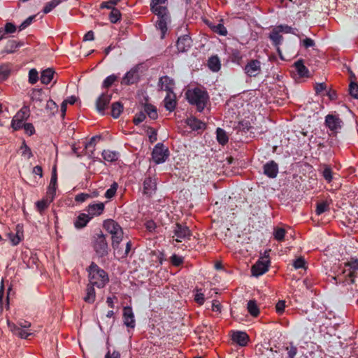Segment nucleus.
<instances>
[{
	"label": "nucleus",
	"instance_id": "0eeeda50",
	"mask_svg": "<svg viewBox=\"0 0 358 358\" xmlns=\"http://www.w3.org/2000/svg\"><path fill=\"white\" fill-rule=\"evenodd\" d=\"M291 32V27L288 25H278L272 29L269 34V38L275 45H278L282 40V34Z\"/></svg>",
	"mask_w": 358,
	"mask_h": 358
},
{
	"label": "nucleus",
	"instance_id": "603ef678",
	"mask_svg": "<svg viewBox=\"0 0 358 358\" xmlns=\"http://www.w3.org/2000/svg\"><path fill=\"white\" fill-rule=\"evenodd\" d=\"M22 155L26 157L27 159H30L33 155L31 149L27 145L25 141H23L20 147Z\"/></svg>",
	"mask_w": 358,
	"mask_h": 358
},
{
	"label": "nucleus",
	"instance_id": "2f4dec72",
	"mask_svg": "<svg viewBox=\"0 0 358 358\" xmlns=\"http://www.w3.org/2000/svg\"><path fill=\"white\" fill-rule=\"evenodd\" d=\"M55 71L51 69H47L41 72V82L44 85L49 84L53 79Z\"/></svg>",
	"mask_w": 358,
	"mask_h": 358
},
{
	"label": "nucleus",
	"instance_id": "f257e3e1",
	"mask_svg": "<svg viewBox=\"0 0 358 358\" xmlns=\"http://www.w3.org/2000/svg\"><path fill=\"white\" fill-rule=\"evenodd\" d=\"M87 271L88 272L90 284L98 288H103L109 282V277L107 272L101 268L94 262L91 263Z\"/></svg>",
	"mask_w": 358,
	"mask_h": 358
},
{
	"label": "nucleus",
	"instance_id": "1a4fd4ad",
	"mask_svg": "<svg viewBox=\"0 0 358 358\" xmlns=\"http://www.w3.org/2000/svg\"><path fill=\"white\" fill-rule=\"evenodd\" d=\"M173 233L174 234L173 237H176L175 241L176 242H182V240L189 239L192 236L189 227L180 223L175 224Z\"/></svg>",
	"mask_w": 358,
	"mask_h": 358
},
{
	"label": "nucleus",
	"instance_id": "6e6d98bb",
	"mask_svg": "<svg viewBox=\"0 0 358 358\" xmlns=\"http://www.w3.org/2000/svg\"><path fill=\"white\" fill-rule=\"evenodd\" d=\"M117 189V184L116 182H113L111 185L110 187L108 189H107V191L106 192L105 196L107 199L113 198L115 195Z\"/></svg>",
	"mask_w": 358,
	"mask_h": 358
},
{
	"label": "nucleus",
	"instance_id": "052dcab7",
	"mask_svg": "<svg viewBox=\"0 0 358 358\" xmlns=\"http://www.w3.org/2000/svg\"><path fill=\"white\" fill-rule=\"evenodd\" d=\"M36 15H31L27 18L24 22L21 23V24L19 26V30L22 31L24 29H26L27 27H29L34 20Z\"/></svg>",
	"mask_w": 358,
	"mask_h": 358
},
{
	"label": "nucleus",
	"instance_id": "4be33fe9",
	"mask_svg": "<svg viewBox=\"0 0 358 358\" xmlns=\"http://www.w3.org/2000/svg\"><path fill=\"white\" fill-rule=\"evenodd\" d=\"M105 206L103 203L100 202L97 203L90 204L87 206V211L91 219L94 216L101 215L104 210Z\"/></svg>",
	"mask_w": 358,
	"mask_h": 358
},
{
	"label": "nucleus",
	"instance_id": "a878e982",
	"mask_svg": "<svg viewBox=\"0 0 358 358\" xmlns=\"http://www.w3.org/2000/svg\"><path fill=\"white\" fill-rule=\"evenodd\" d=\"M159 20L156 23V27L161 31V38H163L167 31V23L170 20V15L167 16H159Z\"/></svg>",
	"mask_w": 358,
	"mask_h": 358
},
{
	"label": "nucleus",
	"instance_id": "412c9836",
	"mask_svg": "<svg viewBox=\"0 0 358 358\" xmlns=\"http://www.w3.org/2000/svg\"><path fill=\"white\" fill-rule=\"evenodd\" d=\"M296 32L292 29V34H294L298 36L299 39V44L301 47L304 48L305 49H308L309 48L314 47L315 45V43L314 40H313L310 38L306 37L303 34H299V31L296 29Z\"/></svg>",
	"mask_w": 358,
	"mask_h": 358
},
{
	"label": "nucleus",
	"instance_id": "aec40b11",
	"mask_svg": "<svg viewBox=\"0 0 358 358\" xmlns=\"http://www.w3.org/2000/svg\"><path fill=\"white\" fill-rule=\"evenodd\" d=\"M264 173L268 178H274L278 173V166L274 161H270L264 165Z\"/></svg>",
	"mask_w": 358,
	"mask_h": 358
},
{
	"label": "nucleus",
	"instance_id": "7c9ffc66",
	"mask_svg": "<svg viewBox=\"0 0 358 358\" xmlns=\"http://www.w3.org/2000/svg\"><path fill=\"white\" fill-rule=\"evenodd\" d=\"M30 99L34 104L41 105L43 101L42 90L32 89L30 92Z\"/></svg>",
	"mask_w": 358,
	"mask_h": 358
},
{
	"label": "nucleus",
	"instance_id": "13d9d810",
	"mask_svg": "<svg viewBox=\"0 0 358 358\" xmlns=\"http://www.w3.org/2000/svg\"><path fill=\"white\" fill-rule=\"evenodd\" d=\"M285 230L282 228H278L274 231L273 236L275 239L278 241L284 240L285 236Z\"/></svg>",
	"mask_w": 358,
	"mask_h": 358
},
{
	"label": "nucleus",
	"instance_id": "37998d69",
	"mask_svg": "<svg viewBox=\"0 0 358 358\" xmlns=\"http://www.w3.org/2000/svg\"><path fill=\"white\" fill-rule=\"evenodd\" d=\"M329 203L327 201H323L317 203L315 212L317 215H320L324 212L329 211Z\"/></svg>",
	"mask_w": 358,
	"mask_h": 358
},
{
	"label": "nucleus",
	"instance_id": "ea45409f",
	"mask_svg": "<svg viewBox=\"0 0 358 358\" xmlns=\"http://www.w3.org/2000/svg\"><path fill=\"white\" fill-rule=\"evenodd\" d=\"M16 27L11 22H7L5 24L4 28H0L1 34V39L3 38L4 36L7 34H13L16 31Z\"/></svg>",
	"mask_w": 358,
	"mask_h": 358
},
{
	"label": "nucleus",
	"instance_id": "f03ea898",
	"mask_svg": "<svg viewBox=\"0 0 358 358\" xmlns=\"http://www.w3.org/2000/svg\"><path fill=\"white\" fill-rule=\"evenodd\" d=\"M185 94L189 103L195 105L200 112L205 108L209 99L208 93L199 87L187 90Z\"/></svg>",
	"mask_w": 358,
	"mask_h": 358
},
{
	"label": "nucleus",
	"instance_id": "bf43d9fd",
	"mask_svg": "<svg viewBox=\"0 0 358 358\" xmlns=\"http://www.w3.org/2000/svg\"><path fill=\"white\" fill-rule=\"evenodd\" d=\"M350 94L355 99H358V85L352 82L349 86Z\"/></svg>",
	"mask_w": 358,
	"mask_h": 358
},
{
	"label": "nucleus",
	"instance_id": "680f3d73",
	"mask_svg": "<svg viewBox=\"0 0 358 358\" xmlns=\"http://www.w3.org/2000/svg\"><path fill=\"white\" fill-rule=\"evenodd\" d=\"M171 262L175 266H179L183 263V258L177 255H173L171 257Z\"/></svg>",
	"mask_w": 358,
	"mask_h": 358
},
{
	"label": "nucleus",
	"instance_id": "b1692460",
	"mask_svg": "<svg viewBox=\"0 0 358 358\" xmlns=\"http://www.w3.org/2000/svg\"><path fill=\"white\" fill-rule=\"evenodd\" d=\"M232 341L241 346H245L249 341V336L245 332L234 331L232 334Z\"/></svg>",
	"mask_w": 358,
	"mask_h": 358
},
{
	"label": "nucleus",
	"instance_id": "8fccbe9b",
	"mask_svg": "<svg viewBox=\"0 0 358 358\" xmlns=\"http://www.w3.org/2000/svg\"><path fill=\"white\" fill-rule=\"evenodd\" d=\"M17 117H19V119H20L21 120H26L29 116V109L28 107H23L17 113V114L15 115Z\"/></svg>",
	"mask_w": 358,
	"mask_h": 358
},
{
	"label": "nucleus",
	"instance_id": "39448f33",
	"mask_svg": "<svg viewBox=\"0 0 358 358\" xmlns=\"http://www.w3.org/2000/svg\"><path fill=\"white\" fill-rule=\"evenodd\" d=\"M295 69V74L292 76L296 83H301L311 77V73L305 66L304 61L300 59L292 65Z\"/></svg>",
	"mask_w": 358,
	"mask_h": 358
},
{
	"label": "nucleus",
	"instance_id": "a19ab883",
	"mask_svg": "<svg viewBox=\"0 0 358 358\" xmlns=\"http://www.w3.org/2000/svg\"><path fill=\"white\" fill-rule=\"evenodd\" d=\"M216 134L217 140L219 142V143L222 145H225L228 142L229 138L224 129L221 128H217L216 130Z\"/></svg>",
	"mask_w": 358,
	"mask_h": 358
},
{
	"label": "nucleus",
	"instance_id": "69168bd1",
	"mask_svg": "<svg viewBox=\"0 0 358 358\" xmlns=\"http://www.w3.org/2000/svg\"><path fill=\"white\" fill-rule=\"evenodd\" d=\"M8 238L13 245H17L21 241V238L18 235V232L16 234L10 233L8 234Z\"/></svg>",
	"mask_w": 358,
	"mask_h": 358
},
{
	"label": "nucleus",
	"instance_id": "7ed1b4c3",
	"mask_svg": "<svg viewBox=\"0 0 358 358\" xmlns=\"http://www.w3.org/2000/svg\"><path fill=\"white\" fill-rule=\"evenodd\" d=\"M92 245L98 257H103L108 255L109 251L108 244L106 241V236L101 231L93 236Z\"/></svg>",
	"mask_w": 358,
	"mask_h": 358
},
{
	"label": "nucleus",
	"instance_id": "6ab92c4d",
	"mask_svg": "<svg viewBox=\"0 0 358 358\" xmlns=\"http://www.w3.org/2000/svg\"><path fill=\"white\" fill-rule=\"evenodd\" d=\"M174 80L169 78L167 76H162L159 78V87L162 90H165L169 92H173V87H174Z\"/></svg>",
	"mask_w": 358,
	"mask_h": 358
},
{
	"label": "nucleus",
	"instance_id": "5701e85b",
	"mask_svg": "<svg viewBox=\"0 0 358 358\" xmlns=\"http://www.w3.org/2000/svg\"><path fill=\"white\" fill-rule=\"evenodd\" d=\"M54 196L51 195H48L46 194V196L43 198L41 200L36 202V208L37 211L40 213V214H43L44 210H46L50 204L53 201Z\"/></svg>",
	"mask_w": 358,
	"mask_h": 358
},
{
	"label": "nucleus",
	"instance_id": "a211bd4d",
	"mask_svg": "<svg viewBox=\"0 0 358 358\" xmlns=\"http://www.w3.org/2000/svg\"><path fill=\"white\" fill-rule=\"evenodd\" d=\"M192 45V40L189 36L183 35L178 38L176 47L180 52H185L187 51Z\"/></svg>",
	"mask_w": 358,
	"mask_h": 358
},
{
	"label": "nucleus",
	"instance_id": "9b49d317",
	"mask_svg": "<svg viewBox=\"0 0 358 358\" xmlns=\"http://www.w3.org/2000/svg\"><path fill=\"white\" fill-rule=\"evenodd\" d=\"M152 157L156 164L163 163L169 157V150L164 148L163 144L158 143L152 150Z\"/></svg>",
	"mask_w": 358,
	"mask_h": 358
},
{
	"label": "nucleus",
	"instance_id": "0e129e2a",
	"mask_svg": "<svg viewBox=\"0 0 358 358\" xmlns=\"http://www.w3.org/2000/svg\"><path fill=\"white\" fill-rule=\"evenodd\" d=\"M194 301L199 305H203L205 301L204 294L200 292V290L196 289V293L194 295Z\"/></svg>",
	"mask_w": 358,
	"mask_h": 358
},
{
	"label": "nucleus",
	"instance_id": "6e6552de",
	"mask_svg": "<svg viewBox=\"0 0 358 358\" xmlns=\"http://www.w3.org/2000/svg\"><path fill=\"white\" fill-rule=\"evenodd\" d=\"M150 10L157 17L169 15L168 0H152Z\"/></svg>",
	"mask_w": 358,
	"mask_h": 358
},
{
	"label": "nucleus",
	"instance_id": "cd10ccee",
	"mask_svg": "<svg viewBox=\"0 0 358 358\" xmlns=\"http://www.w3.org/2000/svg\"><path fill=\"white\" fill-rule=\"evenodd\" d=\"M100 136H93L87 143H85L83 151L87 152L90 157H92L94 151L95 150V145L97 141L100 140Z\"/></svg>",
	"mask_w": 358,
	"mask_h": 358
},
{
	"label": "nucleus",
	"instance_id": "9d476101",
	"mask_svg": "<svg viewBox=\"0 0 358 358\" xmlns=\"http://www.w3.org/2000/svg\"><path fill=\"white\" fill-rule=\"evenodd\" d=\"M245 73L249 77H257L262 72L261 62L258 59H250L243 68Z\"/></svg>",
	"mask_w": 358,
	"mask_h": 358
},
{
	"label": "nucleus",
	"instance_id": "de8ad7c7",
	"mask_svg": "<svg viewBox=\"0 0 358 358\" xmlns=\"http://www.w3.org/2000/svg\"><path fill=\"white\" fill-rule=\"evenodd\" d=\"M120 18H121L120 11L115 8H113V9L109 15V20H110V22L116 23L120 20Z\"/></svg>",
	"mask_w": 358,
	"mask_h": 358
},
{
	"label": "nucleus",
	"instance_id": "a18cd8bd",
	"mask_svg": "<svg viewBox=\"0 0 358 358\" xmlns=\"http://www.w3.org/2000/svg\"><path fill=\"white\" fill-rule=\"evenodd\" d=\"M10 74V69L6 64L0 66V81H4L8 79Z\"/></svg>",
	"mask_w": 358,
	"mask_h": 358
},
{
	"label": "nucleus",
	"instance_id": "49530a36",
	"mask_svg": "<svg viewBox=\"0 0 358 358\" xmlns=\"http://www.w3.org/2000/svg\"><path fill=\"white\" fill-rule=\"evenodd\" d=\"M62 0H52L51 1L47 3L43 9V12L45 14L50 13L52 9H54L57 6H58L60 3H62Z\"/></svg>",
	"mask_w": 358,
	"mask_h": 358
},
{
	"label": "nucleus",
	"instance_id": "ddd939ff",
	"mask_svg": "<svg viewBox=\"0 0 358 358\" xmlns=\"http://www.w3.org/2000/svg\"><path fill=\"white\" fill-rule=\"evenodd\" d=\"M270 261L267 257L258 260L251 268L252 274L254 276H259L268 271Z\"/></svg>",
	"mask_w": 358,
	"mask_h": 358
},
{
	"label": "nucleus",
	"instance_id": "774afa93",
	"mask_svg": "<svg viewBox=\"0 0 358 358\" xmlns=\"http://www.w3.org/2000/svg\"><path fill=\"white\" fill-rule=\"evenodd\" d=\"M285 308V301H279L275 306L276 312L280 315L284 312Z\"/></svg>",
	"mask_w": 358,
	"mask_h": 358
},
{
	"label": "nucleus",
	"instance_id": "423d86ee",
	"mask_svg": "<svg viewBox=\"0 0 358 358\" xmlns=\"http://www.w3.org/2000/svg\"><path fill=\"white\" fill-rule=\"evenodd\" d=\"M348 283H355L358 278V260L355 259L345 264V268L343 271Z\"/></svg>",
	"mask_w": 358,
	"mask_h": 358
},
{
	"label": "nucleus",
	"instance_id": "c9c22d12",
	"mask_svg": "<svg viewBox=\"0 0 358 358\" xmlns=\"http://www.w3.org/2000/svg\"><path fill=\"white\" fill-rule=\"evenodd\" d=\"M102 157L104 160L108 162H113L117 160L118 152L109 150H105L102 152Z\"/></svg>",
	"mask_w": 358,
	"mask_h": 358
},
{
	"label": "nucleus",
	"instance_id": "f3484780",
	"mask_svg": "<svg viewBox=\"0 0 358 358\" xmlns=\"http://www.w3.org/2000/svg\"><path fill=\"white\" fill-rule=\"evenodd\" d=\"M112 98V94L108 93V92L106 93H103L96 100V107L97 110L101 113H104L105 109L108 107L110 100Z\"/></svg>",
	"mask_w": 358,
	"mask_h": 358
},
{
	"label": "nucleus",
	"instance_id": "2eb2a0df",
	"mask_svg": "<svg viewBox=\"0 0 358 358\" xmlns=\"http://www.w3.org/2000/svg\"><path fill=\"white\" fill-rule=\"evenodd\" d=\"M123 322L124 324L130 329H134L136 326V321L134 314L131 306H126L123 308Z\"/></svg>",
	"mask_w": 358,
	"mask_h": 358
},
{
	"label": "nucleus",
	"instance_id": "393cba45",
	"mask_svg": "<svg viewBox=\"0 0 358 358\" xmlns=\"http://www.w3.org/2000/svg\"><path fill=\"white\" fill-rule=\"evenodd\" d=\"M164 107L170 112L173 111L176 106V97L174 92L167 93L164 100Z\"/></svg>",
	"mask_w": 358,
	"mask_h": 358
},
{
	"label": "nucleus",
	"instance_id": "dca6fc26",
	"mask_svg": "<svg viewBox=\"0 0 358 358\" xmlns=\"http://www.w3.org/2000/svg\"><path fill=\"white\" fill-rule=\"evenodd\" d=\"M143 194L150 197L157 190L156 179L150 176L146 177L143 181Z\"/></svg>",
	"mask_w": 358,
	"mask_h": 358
},
{
	"label": "nucleus",
	"instance_id": "3c124183",
	"mask_svg": "<svg viewBox=\"0 0 358 358\" xmlns=\"http://www.w3.org/2000/svg\"><path fill=\"white\" fill-rule=\"evenodd\" d=\"M322 176L327 182L329 183L331 182L333 178L332 170L329 166L324 165V170L322 171Z\"/></svg>",
	"mask_w": 358,
	"mask_h": 358
},
{
	"label": "nucleus",
	"instance_id": "4c0bfd02",
	"mask_svg": "<svg viewBox=\"0 0 358 358\" xmlns=\"http://www.w3.org/2000/svg\"><path fill=\"white\" fill-rule=\"evenodd\" d=\"M144 110L150 119L156 120L157 118L158 114L155 106L147 103L144 106Z\"/></svg>",
	"mask_w": 358,
	"mask_h": 358
},
{
	"label": "nucleus",
	"instance_id": "c85d7f7f",
	"mask_svg": "<svg viewBox=\"0 0 358 358\" xmlns=\"http://www.w3.org/2000/svg\"><path fill=\"white\" fill-rule=\"evenodd\" d=\"M57 176L56 173V169H54L52 172L51 179L49 184V186L48 187L47 194L51 195L55 197V193H56V189H57Z\"/></svg>",
	"mask_w": 358,
	"mask_h": 358
},
{
	"label": "nucleus",
	"instance_id": "4d7b16f0",
	"mask_svg": "<svg viewBox=\"0 0 358 358\" xmlns=\"http://www.w3.org/2000/svg\"><path fill=\"white\" fill-rule=\"evenodd\" d=\"M19 45L15 41H10L5 48V52L6 53H13L18 48Z\"/></svg>",
	"mask_w": 358,
	"mask_h": 358
},
{
	"label": "nucleus",
	"instance_id": "bb28decb",
	"mask_svg": "<svg viewBox=\"0 0 358 358\" xmlns=\"http://www.w3.org/2000/svg\"><path fill=\"white\" fill-rule=\"evenodd\" d=\"M91 217L88 214L80 213L74 221V226L76 229H82L85 227L90 222Z\"/></svg>",
	"mask_w": 358,
	"mask_h": 358
},
{
	"label": "nucleus",
	"instance_id": "f8f14e48",
	"mask_svg": "<svg viewBox=\"0 0 358 358\" xmlns=\"http://www.w3.org/2000/svg\"><path fill=\"white\" fill-rule=\"evenodd\" d=\"M121 241H117V242L115 244H113V242H112V247L114 250V255L115 258H117V259H122L126 258L128 256L129 252L131 251L132 246L131 242L128 241L126 244L125 248L123 249L120 247Z\"/></svg>",
	"mask_w": 358,
	"mask_h": 358
},
{
	"label": "nucleus",
	"instance_id": "20e7f679",
	"mask_svg": "<svg viewBox=\"0 0 358 358\" xmlns=\"http://www.w3.org/2000/svg\"><path fill=\"white\" fill-rule=\"evenodd\" d=\"M103 228L111 235L112 242L115 244L117 241H122L124 232L121 226L113 220L103 222Z\"/></svg>",
	"mask_w": 358,
	"mask_h": 358
},
{
	"label": "nucleus",
	"instance_id": "f704fd0d",
	"mask_svg": "<svg viewBox=\"0 0 358 358\" xmlns=\"http://www.w3.org/2000/svg\"><path fill=\"white\" fill-rule=\"evenodd\" d=\"M208 66L210 70L217 72L220 69V61L217 56H212L208 61Z\"/></svg>",
	"mask_w": 358,
	"mask_h": 358
},
{
	"label": "nucleus",
	"instance_id": "e2e57ef3",
	"mask_svg": "<svg viewBox=\"0 0 358 358\" xmlns=\"http://www.w3.org/2000/svg\"><path fill=\"white\" fill-rule=\"evenodd\" d=\"M15 335L21 338H27L28 336L32 335V332H31L30 330L19 328Z\"/></svg>",
	"mask_w": 358,
	"mask_h": 358
},
{
	"label": "nucleus",
	"instance_id": "473e14b6",
	"mask_svg": "<svg viewBox=\"0 0 358 358\" xmlns=\"http://www.w3.org/2000/svg\"><path fill=\"white\" fill-rule=\"evenodd\" d=\"M94 287V285L90 283L87 286L86 296L84 297V301L87 303H92L95 301L96 292Z\"/></svg>",
	"mask_w": 358,
	"mask_h": 358
},
{
	"label": "nucleus",
	"instance_id": "79ce46f5",
	"mask_svg": "<svg viewBox=\"0 0 358 358\" xmlns=\"http://www.w3.org/2000/svg\"><path fill=\"white\" fill-rule=\"evenodd\" d=\"M247 308L250 314L254 317H257L259 313V310L255 301L250 300L248 302Z\"/></svg>",
	"mask_w": 358,
	"mask_h": 358
},
{
	"label": "nucleus",
	"instance_id": "5fc2aeb1",
	"mask_svg": "<svg viewBox=\"0 0 358 358\" xmlns=\"http://www.w3.org/2000/svg\"><path fill=\"white\" fill-rule=\"evenodd\" d=\"M117 76L115 75H110L108 76L103 82L102 87L108 88L110 87L116 80Z\"/></svg>",
	"mask_w": 358,
	"mask_h": 358
},
{
	"label": "nucleus",
	"instance_id": "c756f323",
	"mask_svg": "<svg viewBox=\"0 0 358 358\" xmlns=\"http://www.w3.org/2000/svg\"><path fill=\"white\" fill-rule=\"evenodd\" d=\"M292 266L295 269H301V273H305L308 268V263L303 257H298L292 262Z\"/></svg>",
	"mask_w": 358,
	"mask_h": 358
},
{
	"label": "nucleus",
	"instance_id": "4468645a",
	"mask_svg": "<svg viewBox=\"0 0 358 358\" xmlns=\"http://www.w3.org/2000/svg\"><path fill=\"white\" fill-rule=\"evenodd\" d=\"M343 122L338 115L329 114L325 117V124L333 133L336 134L342 127Z\"/></svg>",
	"mask_w": 358,
	"mask_h": 358
},
{
	"label": "nucleus",
	"instance_id": "338daca9",
	"mask_svg": "<svg viewBox=\"0 0 358 358\" xmlns=\"http://www.w3.org/2000/svg\"><path fill=\"white\" fill-rule=\"evenodd\" d=\"M23 128L25 132L29 136H31L35 132L34 127L31 123H24Z\"/></svg>",
	"mask_w": 358,
	"mask_h": 358
},
{
	"label": "nucleus",
	"instance_id": "e433bc0d",
	"mask_svg": "<svg viewBox=\"0 0 358 358\" xmlns=\"http://www.w3.org/2000/svg\"><path fill=\"white\" fill-rule=\"evenodd\" d=\"M123 105L120 101L113 103L111 106V115L114 118L119 117L123 110Z\"/></svg>",
	"mask_w": 358,
	"mask_h": 358
},
{
	"label": "nucleus",
	"instance_id": "09e8293b",
	"mask_svg": "<svg viewBox=\"0 0 358 358\" xmlns=\"http://www.w3.org/2000/svg\"><path fill=\"white\" fill-rule=\"evenodd\" d=\"M28 81L30 84L34 85L38 80V73L36 69H31L29 71Z\"/></svg>",
	"mask_w": 358,
	"mask_h": 358
},
{
	"label": "nucleus",
	"instance_id": "864d4df0",
	"mask_svg": "<svg viewBox=\"0 0 358 358\" xmlns=\"http://www.w3.org/2000/svg\"><path fill=\"white\" fill-rule=\"evenodd\" d=\"M24 123L23 120H21L19 119V117L14 116L12 122H11V127L15 131L19 130L20 129L22 128Z\"/></svg>",
	"mask_w": 358,
	"mask_h": 358
},
{
	"label": "nucleus",
	"instance_id": "c03bdc74",
	"mask_svg": "<svg viewBox=\"0 0 358 358\" xmlns=\"http://www.w3.org/2000/svg\"><path fill=\"white\" fill-rule=\"evenodd\" d=\"M230 58L232 62L240 65L242 62L243 55L238 49H234L231 51Z\"/></svg>",
	"mask_w": 358,
	"mask_h": 358
},
{
	"label": "nucleus",
	"instance_id": "58836bf2",
	"mask_svg": "<svg viewBox=\"0 0 358 358\" xmlns=\"http://www.w3.org/2000/svg\"><path fill=\"white\" fill-rule=\"evenodd\" d=\"M209 27L213 32L218 34L220 36H227V30L222 23H219L217 24H209Z\"/></svg>",
	"mask_w": 358,
	"mask_h": 358
},
{
	"label": "nucleus",
	"instance_id": "72a5a7b5",
	"mask_svg": "<svg viewBox=\"0 0 358 358\" xmlns=\"http://www.w3.org/2000/svg\"><path fill=\"white\" fill-rule=\"evenodd\" d=\"M187 124L193 130H199L205 128V124L195 117L187 119Z\"/></svg>",
	"mask_w": 358,
	"mask_h": 358
}]
</instances>
